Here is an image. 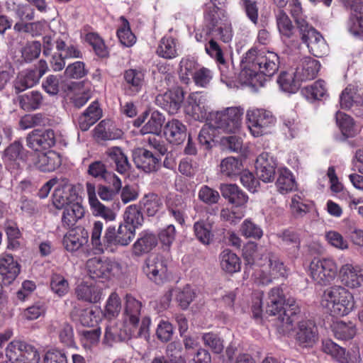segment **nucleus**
<instances>
[{
  "label": "nucleus",
  "mask_w": 363,
  "mask_h": 363,
  "mask_svg": "<svg viewBox=\"0 0 363 363\" xmlns=\"http://www.w3.org/2000/svg\"><path fill=\"white\" fill-rule=\"evenodd\" d=\"M103 228L102 222L95 221L91 235L93 247L100 252H103L105 248L111 246H127L135 236L134 228L125 223H120L117 228L111 225L107 226L104 235L101 238Z\"/></svg>",
  "instance_id": "1"
},
{
  "label": "nucleus",
  "mask_w": 363,
  "mask_h": 363,
  "mask_svg": "<svg viewBox=\"0 0 363 363\" xmlns=\"http://www.w3.org/2000/svg\"><path fill=\"white\" fill-rule=\"evenodd\" d=\"M279 63L277 53L251 48L241 60L242 72L250 78L256 77L259 72L272 77L278 71Z\"/></svg>",
  "instance_id": "2"
},
{
  "label": "nucleus",
  "mask_w": 363,
  "mask_h": 363,
  "mask_svg": "<svg viewBox=\"0 0 363 363\" xmlns=\"http://www.w3.org/2000/svg\"><path fill=\"white\" fill-rule=\"evenodd\" d=\"M299 308L294 300L286 303L282 290L279 287L272 289L265 301V312L269 315H278L281 325L290 330L293 323L297 320Z\"/></svg>",
  "instance_id": "3"
},
{
  "label": "nucleus",
  "mask_w": 363,
  "mask_h": 363,
  "mask_svg": "<svg viewBox=\"0 0 363 363\" xmlns=\"http://www.w3.org/2000/svg\"><path fill=\"white\" fill-rule=\"evenodd\" d=\"M321 305L331 315L344 316L354 309V301L352 294L347 289L335 285L323 291Z\"/></svg>",
  "instance_id": "4"
},
{
  "label": "nucleus",
  "mask_w": 363,
  "mask_h": 363,
  "mask_svg": "<svg viewBox=\"0 0 363 363\" xmlns=\"http://www.w3.org/2000/svg\"><path fill=\"white\" fill-rule=\"evenodd\" d=\"M242 115V109L238 107L212 112L209 115L208 125L211 128L225 133H235L241 126Z\"/></svg>",
  "instance_id": "5"
},
{
  "label": "nucleus",
  "mask_w": 363,
  "mask_h": 363,
  "mask_svg": "<svg viewBox=\"0 0 363 363\" xmlns=\"http://www.w3.org/2000/svg\"><path fill=\"white\" fill-rule=\"evenodd\" d=\"M303 43L315 57H322L327 51V45L321 34L309 25L303 14L294 21Z\"/></svg>",
  "instance_id": "6"
},
{
  "label": "nucleus",
  "mask_w": 363,
  "mask_h": 363,
  "mask_svg": "<svg viewBox=\"0 0 363 363\" xmlns=\"http://www.w3.org/2000/svg\"><path fill=\"white\" fill-rule=\"evenodd\" d=\"M303 43L315 57H322L327 51V45L321 34L309 25L303 14L294 21Z\"/></svg>",
  "instance_id": "7"
},
{
  "label": "nucleus",
  "mask_w": 363,
  "mask_h": 363,
  "mask_svg": "<svg viewBox=\"0 0 363 363\" xmlns=\"http://www.w3.org/2000/svg\"><path fill=\"white\" fill-rule=\"evenodd\" d=\"M308 270L311 278L316 284L327 286L336 277L337 267L330 259L314 258L310 263Z\"/></svg>",
  "instance_id": "8"
},
{
  "label": "nucleus",
  "mask_w": 363,
  "mask_h": 363,
  "mask_svg": "<svg viewBox=\"0 0 363 363\" xmlns=\"http://www.w3.org/2000/svg\"><path fill=\"white\" fill-rule=\"evenodd\" d=\"M6 355L12 363H38L40 354L32 345L13 341L6 347Z\"/></svg>",
  "instance_id": "9"
},
{
  "label": "nucleus",
  "mask_w": 363,
  "mask_h": 363,
  "mask_svg": "<svg viewBox=\"0 0 363 363\" xmlns=\"http://www.w3.org/2000/svg\"><path fill=\"white\" fill-rule=\"evenodd\" d=\"M249 121L248 127L251 133L259 137L266 132V129L275 123L272 113L264 109H255L247 113Z\"/></svg>",
  "instance_id": "10"
},
{
  "label": "nucleus",
  "mask_w": 363,
  "mask_h": 363,
  "mask_svg": "<svg viewBox=\"0 0 363 363\" xmlns=\"http://www.w3.org/2000/svg\"><path fill=\"white\" fill-rule=\"evenodd\" d=\"M26 140L28 147L35 151L48 149L54 146L56 142L55 135L52 129L33 130L28 135Z\"/></svg>",
  "instance_id": "11"
},
{
  "label": "nucleus",
  "mask_w": 363,
  "mask_h": 363,
  "mask_svg": "<svg viewBox=\"0 0 363 363\" xmlns=\"http://www.w3.org/2000/svg\"><path fill=\"white\" fill-rule=\"evenodd\" d=\"M134 330L125 323L110 324L106 328L103 342L112 346L113 343L130 340Z\"/></svg>",
  "instance_id": "12"
},
{
  "label": "nucleus",
  "mask_w": 363,
  "mask_h": 363,
  "mask_svg": "<svg viewBox=\"0 0 363 363\" xmlns=\"http://www.w3.org/2000/svg\"><path fill=\"white\" fill-rule=\"evenodd\" d=\"M184 98L183 90L177 87L163 94H159L156 97V102L169 114H175L180 108Z\"/></svg>",
  "instance_id": "13"
},
{
  "label": "nucleus",
  "mask_w": 363,
  "mask_h": 363,
  "mask_svg": "<svg viewBox=\"0 0 363 363\" xmlns=\"http://www.w3.org/2000/svg\"><path fill=\"white\" fill-rule=\"evenodd\" d=\"M143 271L150 280L159 284L166 275L165 260L160 255H151L145 260Z\"/></svg>",
  "instance_id": "14"
},
{
  "label": "nucleus",
  "mask_w": 363,
  "mask_h": 363,
  "mask_svg": "<svg viewBox=\"0 0 363 363\" xmlns=\"http://www.w3.org/2000/svg\"><path fill=\"white\" fill-rule=\"evenodd\" d=\"M88 240V231L82 226H77L64 236L63 245L67 251L75 252L86 245Z\"/></svg>",
  "instance_id": "15"
},
{
  "label": "nucleus",
  "mask_w": 363,
  "mask_h": 363,
  "mask_svg": "<svg viewBox=\"0 0 363 363\" xmlns=\"http://www.w3.org/2000/svg\"><path fill=\"white\" fill-rule=\"evenodd\" d=\"M86 267L89 277L93 279H108L113 264L109 260L93 257L87 260Z\"/></svg>",
  "instance_id": "16"
},
{
  "label": "nucleus",
  "mask_w": 363,
  "mask_h": 363,
  "mask_svg": "<svg viewBox=\"0 0 363 363\" xmlns=\"http://www.w3.org/2000/svg\"><path fill=\"white\" fill-rule=\"evenodd\" d=\"M21 271L19 264L11 255L0 256V279L4 284H11Z\"/></svg>",
  "instance_id": "17"
},
{
  "label": "nucleus",
  "mask_w": 363,
  "mask_h": 363,
  "mask_svg": "<svg viewBox=\"0 0 363 363\" xmlns=\"http://www.w3.org/2000/svg\"><path fill=\"white\" fill-rule=\"evenodd\" d=\"M277 164L272 157L267 154H261L256 160V173L259 179L264 182H270L274 180Z\"/></svg>",
  "instance_id": "18"
},
{
  "label": "nucleus",
  "mask_w": 363,
  "mask_h": 363,
  "mask_svg": "<svg viewBox=\"0 0 363 363\" xmlns=\"http://www.w3.org/2000/svg\"><path fill=\"white\" fill-rule=\"evenodd\" d=\"M347 6L357 13L359 16L350 19V31L354 35H363V0H341Z\"/></svg>",
  "instance_id": "19"
},
{
  "label": "nucleus",
  "mask_w": 363,
  "mask_h": 363,
  "mask_svg": "<svg viewBox=\"0 0 363 363\" xmlns=\"http://www.w3.org/2000/svg\"><path fill=\"white\" fill-rule=\"evenodd\" d=\"M341 281L351 289L359 288L363 284V274L356 267L350 264H344L340 269Z\"/></svg>",
  "instance_id": "20"
},
{
  "label": "nucleus",
  "mask_w": 363,
  "mask_h": 363,
  "mask_svg": "<svg viewBox=\"0 0 363 363\" xmlns=\"http://www.w3.org/2000/svg\"><path fill=\"white\" fill-rule=\"evenodd\" d=\"M320 69L318 60L311 57H305L301 60V64L297 67L295 77L298 80L307 81L313 79Z\"/></svg>",
  "instance_id": "21"
},
{
  "label": "nucleus",
  "mask_w": 363,
  "mask_h": 363,
  "mask_svg": "<svg viewBox=\"0 0 363 363\" xmlns=\"http://www.w3.org/2000/svg\"><path fill=\"white\" fill-rule=\"evenodd\" d=\"M35 167L42 172H52L61 164V159L54 151L38 154L34 160Z\"/></svg>",
  "instance_id": "22"
},
{
  "label": "nucleus",
  "mask_w": 363,
  "mask_h": 363,
  "mask_svg": "<svg viewBox=\"0 0 363 363\" xmlns=\"http://www.w3.org/2000/svg\"><path fill=\"white\" fill-rule=\"evenodd\" d=\"M134 162L138 169L145 172H155L159 166L160 159L150 151L146 149H140L135 155Z\"/></svg>",
  "instance_id": "23"
},
{
  "label": "nucleus",
  "mask_w": 363,
  "mask_h": 363,
  "mask_svg": "<svg viewBox=\"0 0 363 363\" xmlns=\"http://www.w3.org/2000/svg\"><path fill=\"white\" fill-rule=\"evenodd\" d=\"M317 328L311 320H303L298 323L296 340L303 347L312 345L316 339Z\"/></svg>",
  "instance_id": "24"
},
{
  "label": "nucleus",
  "mask_w": 363,
  "mask_h": 363,
  "mask_svg": "<svg viewBox=\"0 0 363 363\" xmlns=\"http://www.w3.org/2000/svg\"><path fill=\"white\" fill-rule=\"evenodd\" d=\"M78 197L74 187L64 185L55 189L52 195V203L58 209L65 208L66 206L77 200Z\"/></svg>",
  "instance_id": "25"
},
{
  "label": "nucleus",
  "mask_w": 363,
  "mask_h": 363,
  "mask_svg": "<svg viewBox=\"0 0 363 363\" xmlns=\"http://www.w3.org/2000/svg\"><path fill=\"white\" fill-rule=\"evenodd\" d=\"M164 133L167 140L174 145H180L186 138V129L179 121L174 119L164 126Z\"/></svg>",
  "instance_id": "26"
},
{
  "label": "nucleus",
  "mask_w": 363,
  "mask_h": 363,
  "mask_svg": "<svg viewBox=\"0 0 363 363\" xmlns=\"http://www.w3.org/2000/svg\"><path fill=\"white\" fill-rule=\"evenodd\" d=\"M221 195L228 199V202L236 206H240L247 203L248 196L236 185L233 184H222L220 186Z\"/></svg>",
  "instance_id": "27"
},
{
  "label": "nucleus",
  "mask_w": 363,
  "mask_h": 363,
  "mask_svg": "<svg viewBox=\"0 0 363 363\" xmlns=\"http://www.w3.org/2000/svg\"><path fill=\"white\" fill-rule=\"evenodd\" d=\"M141 303L136 300L131 295H126L125 296V323H129L130 328L135 330L139 323Z\"/></svg>",
  "instance_id": "28"
},
{
  "label": "nucleus",
  "mask_w": 363,
  "mask_h": 363,
  "mask_svg": "<svg viewBox=\"0 0 363 363\" xmlns=\"http://www.w3.org/2000/svg\"><path fill=\"white\" fill-rule=\"evenodd\" d=\"M84 208L77 201L71 202V204L66 206L62 217V225L67 228L74 226L77 221L84 216Z\"/></svg>",
  "instance_id": "29"
},
{
  "label": "nucleus",
  "mask_w": 363,
  "mask_h": 363,
  "mask_svg": "<svg viewBox=\"0 0 363 363\" xmlns=\"http://www.w3.org/2000/svg\"><path fill=\"white\" fill-rule=\"evenodd\" d=\"M23 146L19 141L10 144L4 152V159L10 169H19L20 161L23 160Z\"/></svg>",
  "instance_id": "30"
},
{
  "label": "nucleus",
  "mask_w": 363,
  "mask_h": 363,
  "mask_svg": "<svg viewBox=\"0 0 363 363\" xmlns=\"http://www.w3.org/2000/svg\"><path fill=\"white\" fill-rule=\"evenodd\" d=\"M43 96L38 91L20 94L16 99L15 103H18L21 108L25 111H31L38 109L43 103Z\"/></svg>",
  "instance_id": "31"
},
{
  "label": "nucleus",
  "mask_w": 363,
  "mask_h": 363,
  "mask_svg": "<svg viewBox=\"0 0 363 363\" xmlns=\"http://www.w3.org/2000/svg\"><path fill=\"white\" fill-rule=\"evenodd\" d=\"M101 116V111L96 102L92 103L78 119L79 127L82 131L87 130Z\"/></svg>",
  "instance_id": "32"
},
{
  "label": "nucleus",
  "mask_w": 363,
  "mask_h": 363,
  "mask_svg": "<svg viewBox=\"0 0 363 363\" xmlns=\"http://www.w3.org/2000/svg\"><path fill=\"white\" fill-rule=\"evenodd\" d=\"M277 28L279 33L286 38H292L296 30L292 21L284 9H279L275 15Z\"/></svg>",
  "instance_id": "33"
},
{
  "label": "nucleus",
  "mask_w": 363,
  "mask_h": 363,
  "mask_svg": "<svg viewBox=\"0 0 363 363\" xmlns=\"http://www.w3.org/2000/svg\"><path fill=\"white\" fill-rule=\"evenodd\" d=\"M157 245V238L152 233H145L133 245V254L141 256L148 253Z\"/></svg>",
  "instance_id": "34"
},
{
  "label": "nucleus",
  "mask_w": 363,
  "mask_h": 363,
  "mask_svg": "<svg viewBox=\"0 0 363 363\" xmlns=\"http://www.w3.org/2000/svg\"><path fill=\"white\" fill-rule=\"evenodd\" d=\"M196 238L203 245H208L213 240V225L207 220H199L194 224Z\"/></svg>",
  "instance_id": "35"
},
{
  "label": "nucleus",
  "mask_w": 363,
  "mask_h": 363,
  "mask_svg": "<svg viewBox=\"0 0 363 363\" xmlns=\"http://www.w3.org/2000/svg\"><path fill=\"white\" fill-rule=\"evenodd\" d=\"M106 154L114 162L116 166V170L119 173L124 174L130 170V164L128 162V157L120 147H111L106 151Z\"/></svg>",
  "instance_id": "36"
},
{
  "label": "nucleus",
  "mask_w": 363,
  "mask_h": 363,
  "mask_svg": "<svg viewBox=\"0 0 363 363\" xmlns=\"http://www.w3.org/2000/svg\"><path fill=\"white\" fill-rule=\"evenodd\" d=\"M105 182L109 184V186L99 185L98 195L103 201H111L121 191V182L118 177Z\"/></svg>",
  "instance_id": "37"
},
{
  "label": "nucleus",
  "mask_w": 363,
  "mask_h": 363,
  "mask_svg": "<svg viewBox=\"0 0 363 363\" xmlns=\"http://www.w3.org/2000/svg\"><path fill=\"white\" fill-rule=\"evenodd\" d=\"M87 173L92 177L98 179L107 181L114 179L117 176L107 169L106 164L100 160L94 161L89 164Z\"/></svg>",
  "instance_id": "38"
},
{
  "label": "nucleus",
  "mask_w": 363,
  "mask_h": 363,
  "mask_svg": "<svg viewBox=\"0 0 363 363\" xmlns=\"http://www.w3.org/2000/svg\"><path fill=\"white\" fill-rule=\"evenodd\" d=\"M222 269L229 273H234L240 270V262L239 257L230 250H224L220 256Z\"/></svg>",
  "instance_id": "39"
},
{
  "label": "nucleus",
  "mask_w": 363,
  "mask_h": 363,
  "mask_svg": "<svg viewBox=\"0 0 363 363\" xmlns=\"http://www.w3.org/2000/svg\"><path fill=\"white\" fill-rule=\"evenodd\" d=\"M333 330L335 336L342 340H351L357 333L356 326L351 322L337 321L334 324Z\"/></svg>",
  "instance_id": "40"
},
{
  "label": "nucleus",
  "mask_w": 363,
  "mask_h": 363,
  "mask_svg": "<svg viewBox=\"0 0 363 363\" xmlns=\"http://www.w3.org/2000/svg\"><path fill=\"white\" fill-rule=\"evenodd\" d=\"M164 121L163 116L158 111H154L148 121L140 129V133L143 135L149 133L158 135L161 131Z\"/></svg>",
  "instance_id": "41"
},
{
  "label": "nucleus",
  "mask_w": 363,
  "mask_h": 363,
  "mask_svg": "<svg viewBox=\"0 0 363 363\" xmlns=\"http://www.w3.org/2000/svg\"><path fill=\"white\" fill-rule=\"evenodd\" d=\"M220 172L227 177L239 174L242 169V163L238 158L228 157L223 159L220 164Z\"/></svg>",
  "instance_id": "42"
},
{
  "label": "nucleus",
  "mask_w": 363,
  "mask_h": 363,
  "mask_svg": "<svg viewBox=\"0 0 363 363\" xmlns=\"http://www.w3.org/2000/svg\"><path fill=\"white\" fill-rule=\"evenodd\" d=\"M40 74L36 69L28 70L25 74L18 78L15 85V89L17 93L33 86L40 79Z\"/></svg>",
  "instance_id": "43"
},
{
  "label": "nucleus",
  "mask_w": 363,
  "mask_h": 363,
  "mask_svg": "<svg viewBox=\"0 0 363 363\" xmlns=\"http://www.w3.org/2000/svg\"><path fill=\"white\" fill-rule=\"evenodd\" d=\"M206 52L220 65V70L222 74L228 76L225 60L223 57V50L220 45L214 40L211 39L208 45H206Z\"/></svg>",
  "instance_id": "44"
},
{
  "label": "nucleus",
  "mask_w": 363,
  "mask_h": 363,
  "mask_svg": "<svg viewBox=\"0 0 363 363\" xmlns=\"http://www.w3.org/2000/svg\"><path fill=\"white\" fill-rule=\"evenodd\" d=\"M276 185L280 193L286 194L294 189L295 181L289 170L281 169L279 170V177Z\"/></svg>",
  "instance_id": "45"
},
{
  "label": "nucleus",
  "mask_w": 363,
  "mask_h": 363,
  "mask_svg": "<svg viewBox=\"0 0 363 363\" xmlns=\"http://www.w3.org/2000/svg\"><path fill=\"white\" fill-rule=\"evenodd\" d=\"M76 294L79 299L96 303L101 298V292L96 287L81 284L77 287Z\"/></svg>",
  "instance_id": "46"
},
{
  "label": "nucleus",
  "mask_w": 363,
  "mask_h": 363,
  "mask_svg": "<svg viewBox=\"0 0 363 363\" xmlns=\"http://www.w3.org/2000/svg\"><path fill=\"white\" fill-rule=\"evenodd\" d=\"M323 350L340 363H346L348 360L349 355L345 349L330 340L323 342Z\"/></svg>",
  "instance_id": "47"
},
{
  "label": "nucleus",
  "mask_w": 363,
  "mask_h": 363,
  "mask_svg": "<svg viewBox=\"0 0 363 363\" xmlns=\"http://www.w3.org/2000/svg\"><path fill=\"white\" fill-rule=\"evenodd\" d=\"M266 259H267L269 272L274 278L285 276L286 273V267L277 255L274 252H268Z\"/></svg>",
  "instance_id": "48"
},
{
  "label": "nucleus",
  "mask_w": 363,
  "mask_h": 363,
  "mask_svg": "<svg viewBox=\"0 0 363 363\" xmlns=\"http://www.w3.org/2000/svg\"><path fill=\"white\" fill-rule=\"evenodd\" d=\"M336 122L345 136L347 138L352 137L357 133L353 119L350 116L342 112H337L336 113Z\"/></svg>",
  "instance_id": "49"
},
{
  "label": "nucleus",
  "mask_w": 363,
  "mask_h": 363,
  "mask_svg": "<svg viewBox=\"0 0 363 363\" xmlns=\"http://www.w3.org/2000/svg\"><path fill=\"white\" fill-rule=\"evenodd\" d=\"M124 220L125 224H128L135 230V228L142 225L143 216L138 206L131 205L128 206L125 211Z\"/></svg>",
  "instance_id": "50"
},
{
  "label": "nucleus",
  "mask_w": 363,
  "mask_h": 363,
  "mask_svg": "<svg viewBox=\"0 0 363 363\" xmlns=\"http://www.w3.org/2000/svg\"><path fill=\"white\" fill-rule=\"evenodd\" d=\"M144 211L147 216H155L162 206V199L155 194H149L145 196L143 199Z\"/></svg>",
  "instance_id": "51"
},
{
  "label": "nucleus",
  "mask_w": 363,
  "mask_h": 363,
  "mask_svg": "<svg viewBox=\"0 0 363 363\" xmlns=\"http://www.w3.org/2000/svg\"><path fill=\"white\" fill-rule=\"evenodd\" d=\"M278 237L288 246L294 255H296L301 247V240L299 235L294 231L289 229L284 230L278 235Z\"/></svg>",
  "instance_id": "52"
},
{
  "label": "nucleus",
  "mask_w": 363,
  "mask_h": 363,
  "mask_svg": "<svg viewBox=\"0 0 363 363\" xmlns=\"http://www.w3.org/2000/svg\"><path fill=\"white\" fill-rule=\"evenodd\" d=\"M279 9H284L289 3V13L294 21L303 14V9L300 0H272Z\"/></svg>",
  "instance_id": "53"
},
{
  "label": "nucleus",
  "mask_w": 363,
  "mask_h": 363,
  "mask_svg": "<svg viewBox=\"0 0 363 363\" xmlns=\"http://www.w3.org/2000/svg\"><path fill=\"white\" fill-rule=\"evenodd\" d=\"M46 122L47 118L42 113L26 114L21 118L19 125L25 130L35 126L45 125Z\"/></svg>",
  "instance_id": "54"
},
{
  "label": "nucleus",
  "mask_w": 363,
  "mask_h": 363,
  "mask_svg": "<svg viewBox=\"0 0 363 363\" xmlns=\"http://www.w3.org/2000/svg\"><path fill=\"white\" fill-rule=\"evenodd\" d=\"M90 206L96 216L102 217L106 221H113L116 219V213L110 208L102 204L96 198L91 197Z\"/></svg>",
  "instance_id": "55"
},
{
  "label": "nucleus",
  "mask_w": 363,
  "mask_h": 363,
  "mask_svg": "<svg viewBox=\"0 0 363 363\" xmlns=\"http://www.w3.org/2000/svg\"><path fill=\"white\" fill-rule=\"evenodd\" d=\"M157 52L159 55L164 58L174 57L177 54L174 40L171 37L162 38Z\"/></svg>",
  "instance_id": "56"
},
{
  "label": "nucleus",
  "mask_w": 363,
  "mask_h": 363,
  "mask_svg": "<svg viewBox=\"0 0 363 363\" xmlns=\"http://www.w3.org/2000/svg\"><path fill=\"white\" fill-rule=\"evenodd\" d=\"M124 79L127 84L133 86L138 91L143 86L144 74L141 71L130 69L125 72Z\"/></svg>",
  "instance_id": "57"
},
{
  "label": "nucleus",
  "mask_w": 363,
  "mask_h": 363,
  "mask_svg": "<svg viewBox=\"0 0 363 363\" xmlns=\"http://www.w3.org/2000/svg\"><path fill=\"white\" fill-rule=\"evenodd\" d=\"M121 309V299L117 294L112 293L105 307V316L108 318L116 317Z\"/></svg>",
  "instance_id": "58"
},
{
  "label": "nucleus",
  "mask_w": 363,
  "mask_h": 363,
  "mask_svg": "<svg viewBox=\"0 0 363 363\" xmlns=\"http://www.w3.org/2000/svg\"><path fill=\"white\" fill-rule=\"evenodd\" d=\"M202 340L205 346L208 347L214 353L220 354L224 348L223 340L212 333H204Z\"/></svg>",
  "instance_id": "59"
},
{
  "label": "nucleus",
  "mask_w": 363,
  "mask_h": 363,
  "mask_svg": "<svg viewBox=\"0 0 363 363\" xmlns=\"http://www.w3.org/2000/svg\"><path fill=\"white\" fill-rule=\"evenodd\" d=\"M50 287L55 294L62 296L68 291V282L62 275L54 274L51 277Z\"/></svg>",
  "instance_id": "60"
},
{
  "label": "nucleus",
  "mask_w": 363,
  "mask_h": 363,
  "mask_svg": "<svg viewBox=\"0 0 363 363\" xmlns=\"http://www.w3.org/2000/svg\"><path fill=\"white\" fill-rule=\"evenodd\" d=\"M240 231L246 238L260 239L263 235L262 229L250 220H245L240 227Z\"/></svg>",
  "instance_id": "61"
},
{
  "label": "nucleus",
  "mask_w": 363,
  "mask_h": 363,
  "mask_svg": "<svg viewBox=\"0 0 363 363\" xmlns=\"http://www.w3.org/2000/svg\"><path fill=\"white\" fill-rule=\"evenodd\" d=\"M220 144L230 151L238 152L242 149L243 140L241 137L233 135L223 137L220 139Z\"/></svg>",
  "instance_id": "62"
},
{
  "label": "nucleus",
  "mask_w": 363,
  "mask_h": 363,
  "mask_svg": "<svg viewBox=\"0 0 363 363\" xmlns=\"http://www.w3.org/2000/svg\"><path fill=\"white\" fill-rule=\"evenodd\" d=\"M125 22L123 27L118 30L117 36L123 45L130 47L135 43V36L131 32L128 22L126 20Z\"/></svg>",
  "instance_id": "63"
},
{
  "label": "nucleus",
  "mask_w": 363,
  "mask_h": 363,
  "mask_svg": "<svg viewBox=\"0 0 363 363\" xmlns=\"http://www.w3.org/2000/svg\"><path fill=\"white\" fill-rule=\"evenodd\" d=\"M277 82L281 89L286 92L294 93L298 89V86L294 80L292 76L286 72H283L280 74Z\"/></svg>",
  "instance_id": "64"
}]
</instances>
